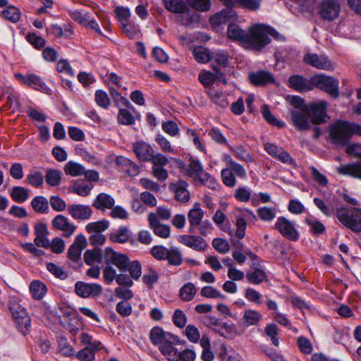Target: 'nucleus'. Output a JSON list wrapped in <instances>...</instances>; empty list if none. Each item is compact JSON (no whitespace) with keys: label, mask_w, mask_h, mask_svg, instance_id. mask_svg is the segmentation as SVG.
<instances>
[{"label":"nucleus","mask_w":361,"mask_h":361,"mask_svg":"<svg viewBox=\"0 0 361 361\" xmlns=\"http://www.w3.org/2000/svg\"><path fill=\"white\" fill-rule=\"evenodd\" d=\"M187 186V183L182 180L171 185L175 192V198L176 200L181 202H186L190 200V192L186 189Z\"/></svg>","instance_id":"30"},{"label":"nucleus","mask_w":361,"mask_h":361,"mask_svg":"<svg viewBox=\"0 0 361 361\" xmlns=\"http://www.w3.org/2000/svg\"><path fill=\"white\" fill-rule=\"evenodd\" d=\"M109 226V222L107 220H101L96 222H91L87 224L86 230L88 233H96L99 232L102 233V231H104L108 228Z\"/></svg>","instance_id":"48"},{"label":"nucleus","mask_w":361,"mask_h":361,"mask_svg":"<svg viewBox=\"0 0 361 361\" xmlns=\"http://www.w3.org/2000/svg\"><path fill=\"white\" fill-rule=\"evenodd\" d=\"M75 293L82 298H95L102 293V287L97 283H87L82 281H78L75 284Z\"/></svg>","instance_id":"9"},{"label":"nucleus","mask_w":361,"mask_h":361,"mask_svg":"<svg viewBox=\"0 0 361 361\" xmlns=\"http://www.w3.org/2000/svg\"><path fill=\"white\" fill-rule=\"evenodd\" d=\"M250 82L256 86H262L274 82V76L268 71H259L249 74Z\"/></svg>","instance_id":"25"},{"label":"nucleus","mask_w":361,"mask_h":361,"mask_svg":"<svg viewBox=\"0 0 361 361\" xmlns=\"http://www.w3.org/2000/svg\"><path fill=\"white\" fill-rule=\"evenodd\" d=\"M312 78L310 80L300 75H291L288 79V85L298 92H307L312 90Z\"/></svg>","instance_id":"19"},{"label":"nucleus","mask_w":361,"mask_h":361,"mask_svg":"<svg viewBox=\"0 0 361 361\" xmlns=\"http://www.w3.org/2000/svg\"><path fill=\"white\" fill-rule=\"evenodd\" d=\"M177 343L164 342L159 346L161 352L168 357L169 360H177L178 350L173 346Z\"/></svg>","instance_id":"42"},{"label":"nucleus","mask_w":361,"mask_h":361,"mask_svg":"<svg viewBox=\"0 0 361 361\" xmlns=\"http://www.w3.org/2000/svg\"><path fill=\"white\" fill-rule=\"evenodd\" d=\"M193 55L195 60L202 63H205L212 59L209 51L203 47H195L193 50Z\"/></svg>","instance_id":"45"},{"label":"nucleus","mask_w":361,"mask_h":361,"mask_svg":"<svg viewBox=\"0 0 361 361\" xmlns=\"http://www.w3.org/2000/svg\"><path fill=\"white\" fill-rule=\"evenodd\" d=\"M9 310L19 330L26 334L30 328V318L21 300L12 299L9 302Z\"/></svg>","instance_id":"4"},{"label":"nucleus","mask_w":361,"mask_h":361,"mask_svg":"<svg viewBox=\"0 0 361 361\" xmlns=\"http://www.w3.org/2000/svg\"><path fill=\"white\" fill-rule=\"evenodd\" d=\"M104 258L105 264L114 265L122 272L127 271L129 259L125 254L115 252L111 247H106L104 252Z\"/></svg>","instance_id":"7"},{"label":"nucleus","mask_w":361,"mask_h":361,"mask_svg":"<svg viewBox=\"0 0 361 361\" xmlns=\"http://www.w3.org/2000/svg\"><path fill=\"white\" fill-rule=\"evenodd\" d=\"M227 35L228 38L240 42L247 48L257 51L270 43L271 39L269 35L275 38L279 36L274 28L262 24L251 26L247 31L242 30L236 24H230L228 26Z\"/></svg>","instance_id":"1"},{"label":"nucleus","mask_w":361,"mask_h":361,"mask_svg":"<svg viewBox=\"0 0 361 361\" xmlns=\"http://www.w3.org/2000/svg\"><path fill=\"white\" fill-rule=\"evenodd\" d=\"M235 4L244 9L256 11L261 6V0H237Z\"/></svg>","instance_id":"61"},{"label":"nucleus","mask_w":361,"mask_h":361,"mask_svg":"<svg viewBox=\"0 0 361 361\" xmlns=\"http://www.w3.org/2000/svg\"><path fill=\"white\" fill-rule=\"evenodd\" d=\"M304 61L317 69L329 71L334 68V63L325 55L306 54L304 56Z\"/></svg>","instance_id":"11"},{"label":"nucleus","mask_w":361,"mask_h":361,"mask_svg":"<svg viewBox=\"0 0 361 361\" xmlns=\"http://www.w3.org/2000/svg\"><path fill=\"white\" fill-rule=\"evenodd\" d=\"M231 150L233 152L235 157L247 163L254 161L253 156L247 152L243 146L238 145L235 147L229 146Z\"/></svg>","instance_id":"36"},{"label":"nucleus","mask_w":361,"mask_h":361,"mask_svg":"<svg viewBox=\"0 0 361 361\" xmlns=\"http://www.w3.org/2000/svg\"><path fill=\"white\" fill-rule=\"evenodd\" d=\"M312 89L316 87L328 93L334 98L339 95L338 80L333 77L326 76L324 74H318L312 77Z\"/></svg>","instance_id":"5"},{"label":"nucleus","mask_w":361,"mask_h":361,"mask_svg":"<svg viewBox=\"0 0 361 361\" xmlns=\"http://www.w3.org/2000/svg\"><path fill=\"white\" fill-rule=\"evenodd\" d=\"M229 169L233 172L234 176L244 178L246 176V171L245 169L239 164L233 161L231 157L226 159Z\"/></svg>","instance_id":"55"},{"label":"nucleus","mask_w":361,"mask_h":361,"mask_svg":"<svg viewBox=\"0 0 361 361\" xmlns=\"http://www.w3.org/2000/svg\"><path fill=\"white\" fill-rule=\"evenodd\" d=\"M3 16L13 23H16L20 18V10L15 6H8L2 11Z\"/></svg>","instance_id":"51"},{"label":"nucleus","mask_w":361,"mask_h":361,"mask_svg":"<svg viewBox=\"0 0 361 361\" xmlns=\"http://www.w3.org/2000/svg\"><path fill=\"white\" fill-rule=\"evenodd\" d=\"M265 151L274 159L288 164H291L294 162L293 158L288 152L273 143L267 142L264 145Z\"/></svg>","instance_id":"15"},{"label":"nucleus","mask_w":361,"mask_h":361,"mask_svg":"<svg viewBox=\"0 0 361 361\" xmlns=\"http://www.w3.org/2000/svg\"><path fill=\"white\" fill-rule=\"evenodd\" d=\"M172 320L176 326L182 329L187 323V317L182 310H176L173 313Z\"/></svg>","instance_id":"63"},{"label":"nucleus","mask_w":361,"mask_h":361,"mask_svg":"<svg viewBox=\"0 0 361 361\" xmlns=\"http://www.w3.org/2000/svg\"><path fill=\"white\" fill-rule=\"evenodd\" d=\"M190 6L194 9L206 12L211 7L210 0H186Z\"/></svg>","instance_id":"56"},{"label":"nucleus","mask_w":361,"mask_h":361,"mask_svg":"<svg viewBox=\"0 0 361 361\" xmlns=\"http://www.w3.org/2000/svg\"><path fill=\"white\" fill-rule=\"evenodd\" d=\"M204 214L200 203H195L193 207L188 213V219L190 226V232H192L200 224L204 217Z\"/></svg>","instance_id":"24"},{"label":"nucleus","mask_w":361,"mask_h":361,"mask_svg":"<svg viewBox=\"0 0 361 361\" xmlns=\"http://www.w3.org/2000/svg\"><path fill=\"white\" fill-rule=\"evenodd\" d=\"M27 181L31 185L39 188L44 183L42 173L38 171H32L27 175Z\"/></svg>","instance_id":"54"},{"label":"nucleus","mask_w":361,"mask_h":361,"mask_svg":"<svg viewBox=\"0 0 361 361\" xmlns=\"http://www.w3.org/2000/svg\"><path fill=\"white\" fill-rule=\"evenodd\" d=\"M178 16V21L185 26H193L194 23L198 22V15L197 13H190L188 8L184 12H180Z\"/></svg>","instance_id":"40"},{"label":"nucleus","mask_w":361,"mask_h":361,"mask_svg":"<svg viewBox=\"0 0 361 361\" xmlns=\"http://www.w3.org/2000/svg\"><path fill=\"white\" fill-rule=\"evenodd\" d=\"M87 245V240L83 235H78L74 243L71 245L68 251V257L73 262H77L81 256V252Z\"/></svg>","instance_id":"21"},{"label":"nucleus","mask_w":361,"mask_h":361,"mask_svg":"<svg viewBox=\"0 0 361 361\" xmlns=\"http://www.w3.org/2000/svg\"><path fill=\"white\" fill-rule=\"evenodd\" d=\"M131 236V232L126 226H121L118 231L110 235V239L114 243H125Z\"/></svg>","instance_id":"32"},{"label":"nucleus","mask_w":361,"mask_h":361,"mask_svg":"<svg viewBox=\"0 0 361 361\" xmlns=\"http://www.w3.org/2000/svg\"><path fill=\"white\" fill-rule=\"evenodd\" d=\"M197 289L191 282L184 284L179 290V296L183 301H191L195 296Z\"/></svg>","instance_id":"31"},{"label":"nucleus","mask_w":361,"mask_h":361,"mask_svg":"<svg viewBox=\"0 0 361 361\" xmlns=\"http://www.w3.org/2000/svg\"><path fill=\"white\" fill-rule=\"evenodd\" d=\"M354 134L361 135L360 125L338 120L329 126V139L331 142L335 145H347Z\"/></svg>","instance_id":"2"},{"label":"nucleus","mask_w":361,"mask_h":361,"mask_svg":"<svg viewBox=\"0 0 361 361\" xmlns=\"http://www.w3.org/2000/svg\"><path fill=\"white\" fill-rule=\"evenodd\" d=\"M203 172V169L201 164L196 160L190 159V164L187 173L188 176L192 177L193 179L197 180V177Z\"/></svg>","instance_id":"50"},{"label":"nucleus","mask_w":361,"mask_h":361,"mask_svg":"<svg viewBox=\"0 0 361 361\" xmlns=\"http://www.w3.org/2000/svg\"><path fill=\"white\" fill-rule=\"evenodd\" d=\"M101 259L102 253L99 249L87 250L84 254V261L87 264L91 265L95 262H100Z\"/></svg>","instance_id":"47"},{"label":"nucleus","mask_w":361,"mask_h":361,"mask_svg":"<svg viewBox=\"0 0 361 361\" xmlns=\"http://www.w3.org/2000/svg\"><path fill=\"white\" fill-rule=\"evenodd\" d=\"M274 228L286 238L291 241H297L299 239V232L295 228L294 222L284 216H279L275 224Z\"/></svg>","instance_id":"6"},{"label":"nucleus","mask_w":361,"mask_h":361,"mask_svg":"<svg viewBox=\"0 0 361 361\" xmlns=\"http://www.w3.org/2000/svg\"><path fill=\"white\" fill-rule=\"evenodd\" d=\"M133 151L140 161H149L153 152L152 147L147 142L140 140L133 144Z\"/></svg>","instance_id":"23"},{"label":"nucleus","mask_w":361,"mask_h":361,"mask_svg":"<svg viewBox=\"0 0 361 361\" xmlns=\"http://www.w3.org/2000/svg\"><path fill=\"white\" fill-rule=\"evenodd\" d=\"M64 172L66 175L71 176H79L85 172V168L75 161H69L64 166Z\"/></svg>","instance_id":"34"},{"label":"nucleus","mask_w":361,"mask_h":361,"mask_svg":"<svg viewBox=\"0 0 361 361\" xmlns=\"http://www.w3.org/2000/svg\"><path fill=\"white\" fill-rule=\"evenodd\" d=\"M30 291L35 299L40 300L44 296L47 288L41 281H34L30 285Z\"/></svg>","instance_id":"35"},{"label":"nucleus","mask_w":361,"mask_h":361,"mask_svg":"<svg viewBox=\"0 0 361 361\" xmlns=\"http://www.w3.org/2000/svg\"><path fill=\"white\" fill-rule=\"evenodd\" d=\"M246 279L248 283L255 285H259L268 281L266 272L261 267H255L253 269L247 271Z\"/></svg>","instance_id":"29"},{"label":"nucleus","mask_w":361,"mask_h":361,"mask_svg":"<svg viewBox=\"0 0 361 361\" xmlns=\"http://www.w3.org/2000/svg\"><path fill=\"white\" fill-rule=\"evenodd\" d=\"M178 241L196 251H203L207 246L205 240L197 235H182Z\"/></svg>","instance_id":"22"},{"label":"nucleus","mask_w":361,"mask_h":361,"mask_svg":"<svg viewBox=\"0 0 361 361\" xmlns=\"http://www.w3.org/2000/svg\"><path fill=\"white\" fill-rule=\"evenodd\" d=\"M290 120L293 125L299 130L303 131L310 128V112L307 108L290 109Z\"/></svg>","instance_id":"8"},{"label":"nucleus","mask_w":361,"mask_h":361,"mask_svg":"<svg viewBox=\"0 0 361 361\" xmlns=\"http://www.w3.org/2000/svg\"><path fill=\"white\" fill-rule=\"evenodd\" d=\"M257 214L264 221H271L276 216V209L273 207H262L257 209Z\"/></svg>","instance_id":"37"},{"label":"nucleus","mask_w":361,"mask_h":361,"mask_svg":"<svg viewBox=\"0 0 361 361\" xmlns=\"http://www.w3.org/2000/svg\"><path fill=\"white\" fill-rule=\"evenodd\" d=\"M313 202L317 207L326 216L330 217L333 214H335L336 209H334L330 203H327L319 197H314Z\"/></svg>","instance_id":"41"},{"label":"nucleus","mask_w":361,"mask_h":361,"mask_svg":"<svg viewBox=\"0 0 361 361\" xmlns=\"http://www.w3.org/2000/svg\"><path fill=\"white\" fill-rule=\"evenodd\" d=\"M11 197L16 202H24L29 197V190L21 186H16L11 191Z\"/></svg>","instance_id":"38"},{"label":"nucleus","mask_w":361,"mask_h":361,"mask_svg":"<svg viewBox=\"0 0 361 361\" xmlns=\"http://www.w3.org/2000/svg\"><path fill=\"white\" fill-rule=\"evenodd\" d=\"M118 121L123 125H132L135 123V118L132 114L124 109H121L118 114Z\"/></svg>","instance_id":"57"},{"label":"nucleus","mask_w":361,"mask_h":361,"mask_svg":"<svg viewBox=\"0 0 361 361\" xmlns=\"http://www.w3.org/2000/svg\"><path fill=\"white\" fill-rule=\"evenodd\" d=\"M68 214L76 220H86L90 218L92 210L88 205L72 204L68 207Z\"/></svg>","instance_id":"20"},{"label":"nucleus","mask_w":361,"mask_h":361,"mask_svg":"<svg viewBox=\"0 0 361 361\" xmlns=\"http://www.w3.org/2000/svg\"><path fill=\"white\" fill-rule=\"evenodd\" d=\"M149 227L154 233L162 238H167L170 236L171 229L167 225L162 224L157 219V214L151 212L148 215Z\"/></svg>","instance_id":"18"},{"label":"nucleus","mask_w":361,"mask_h":361,"mask_svg":"<svg viewBox=\"0 0 361 361\" xmlns=\"http://www.w3.org/2000/svg\"><path fill=\"white\" fill-rule=\"evenodd\" d=\"M62 173L56 169H48L45 175V180L47 183L52 187L57 186L60 184Z\"/></svg>","instance_id":"44"},{"label":"nucleus","mask_w":361,"mask_h":361,"mask_svg":"<svg viewBox=\"0 0 361 361\" xmlns=\"http://www.w3.org/2000/svg\"><path fill=\"white\" fill-rule=\"evenodd\" d=\"M166 259L168 260L169 264L173 266H178L182 263V255L180 252L177 249L169 250L167 257Z\"/></svg>","instance_id":"58"},{"label":"nucleus","mask_w":361,"mask_h":361,"mask_svg":"<svg viewBox=\"0 0 361 361\" xmlns=\"http://www.w3.org/2000/svg\"><path fill=\"white\" fill-rule=\"evenodd\" d=\"M151 342L155 345H161L164 342L178 343V338L170 333L165 332L161 328L156 326L152 329L149 334Z\"/></svg>","instance_id":"14"},{"label":"nucleus","mask_w":361,"mask_h":361,"mask_svg":"<svg viewBox=\"0 0 361 361\" xmlns=\"http://www.w3.org/2000/svg\"><path fill=\"white\" fill-rule=\"evenodd\" d=\"M223 183L228 187L233 188L236 184V180L229 168L224 169L221 173Z\"/></svg>","instance_id":"60"},{"label":"nucleus","mask_w":361,"mask_h":361,"mask_svg":"<svg viewBox=\"0 0 361 361\" xmlns=\"http://www.w3.org/2000/svg\"><path fill=\"white\" fill-rule=\"evenodd\" d=\"M155 141L159 144L161 149L166 153L176 154L175 149L172 147L171 142L161 134H158L155 137Z\"/></svg>","instance_id":"52"},{"label":"nucleus","mask_w":361,"mask_h":361,"mask_svg":"<svg viewBox=\"0 0 361 361\" xmlns=\"http://www.w3.org/2000/svg\"><path fill=\"white\" fill-rule=\"evenodd\" d=\"M114 204V198L111 195L104 192L99 193L92 203L94 207L102 211L113 208Z\"/></svg>","instance_id":"28"},{"label":"nucleus","mask_w":361,"mask_h":361,"mask_svg":"<svg viewBox=\"0 0 361 361\" xmlns=\"http://www.w3.org/2000/svg\"><path fill=\"white\" fill-rule=\"evenodd\" d=\"M33 210L39 214H47L49 212V202L43 196H36L31 201Z\"/></svg>","instance_id":"33"},{"label":"nucleus","mask_w":361,"mask_h":361,"mask_svg":"<svg viewBox=\"0 0 361 361\" xmlns=\"http://www.w3.org/2000/svg\"><path fill=\"white\" fill-rule=\"evenodd\" d=\"M233 195L238 201L247 202L251 197V191L245 187H240L235 190Z\"/></svg>","instance_id":"59"},{"label":"nucleus","mask_w":361,"mask_h":361,"mask_svg":"<svg viewBox=\"0 0 361 361\" xmlns=\"http://www.w3.org/2000/svg\"><path fill=\"white\" fill-rule=\"evenodd\" d=\"M52 226L63 232L64 237H70L76 230V226L71 223L68 219L61 214L55 216L51 221Z\"/></svg>","instance_id":"16"},{"label":"nucleus","mask_w":361,"mask_h":361,"mask_svg":"<svg viewBox=\"0 0 361 361\" xmlns=\"http://www.w3.org/2000/svg\"><path fill=\"white\" fill-rule=\"evenodd\" d=\"M200 293L202 296L207 298H224V295L218 290L209 286L203 287Z\"/></svg>","instance_id":"64"},{"label":"nucleus","mask_w":361,"mask_h":361,"mask_svg":"<svg viewBox=\"0 0 361 361\" xmlns=\"http://www.w3.org/2000/svg\"><path fill=\"white\" fill-rule=\"evenodd\" d=\"M340 4L337 0H324L319 9V15L327 21L335 20L340 13Z\"/></svg>","instance_id":"10"},{"label":"nucleus","mask_w":361,"mask_h":361,"mask_svg":"<svg viewBox=\"0 0 361 361\" xmlns=\"http://www.w3.org/2000/svg\"><path fill=\"white\" fill-rule=\"evenodd\" d=\"M207 94L214 104L221 107H226L228 106V102L224 94L219 92L213 88H209L207 90Z\"/></svg>","instance_id":"43"},{"label":"nucleus","mask_w":361,"mask_h":361,"mask_svg":"<svg viewBox=\"0 0 361 361\" xmlns=\"http://www.w3.org/2000/svg\"><path fill=\"white\" fill-rule=\"evenodd\" d=\"M233 11L231 10H223L219 13H216L210 18L212 24L215 25H219L226 23L228 17L231 16Z\"/></svg>","instance_id":"53"},{"label":"nucleus","mask_w":361,"mask_h":361,"mask_svg":"<svg viewBox=\"0 0 361 361\" xmlns=\"http://www.w3.org/2000/svg\"><path fill=\"white\" fill-rule=\"evenodd\" d=\"M167 10L173 13H180L187 11V6L182 0H163Z\"/></svg>","instance_id":"39"},{"label":"nucleus","mask_w":361,"mask_h":361,"mask_svg":"<svg viewBox=\"0 0 361 361\" xmlns=\"http://www.w3.org/2000/svg\"><path fill=\"white\" fill-rule=\"evenodd\" d=\"M326 107L327 103L325 101L312 103L307 106L310 116H312L311 121L314 124L319 125L325 122L327 116Z\"/></svg>","instance_id":"13"},{"label":"nucleus","mask_w":361,"mask_h":361,"mask_svg":"<svg viewBox=\"0 0 361 361\" xmlns=\"http://www.w3.org/2000/svg\"><path fill=\"white\" fill-rule=\"evenodd\" d=\"M262 317V314L258 311L248 309L244 311L240 322L245 327L257 326L259 324Z\"/></svg>","instance_id":"27"},{"label":"nucleus","mask_w":361,"mask_h":361,"mask_svg":"<svg viewBox=\"0 0 361 361\" xmlns=\"http://www.w3.org/2000/svg\"><path fill=\"white\" fill-rule=\"evenodd\" d=\"M335 215L345 227L361 233V208L341 207L336 209Z\"/></svg>","instance_id":"3"},{"label":"nucleus","mask_w":361,"mask_h":361,"mask_svg":"<svg viewBox=\"0 0 361 361\" xmlns=\"http://www.w3.org/2000/svg\"><path fill=\"white\" fill-rule=\"evenodd\" d=\"M16 79L27 86L35 90L47 92L49 90L42 78L36 74L22 75L20 73L15 74Z\"/></svg>","instance_id":"12"},{"label":"nucleus","mask_w":361,"mask_h":361,"mask_svg":"<svg viewBox=\"0 0 361 361\" xmlns=\"http://www.w3.org/2000/svg\"><path fill=\"white\" fill-rule=\"evenodd\" d=\"M359 159L360 161L355 163L338 166L337 168L338 173L361 179V154Z\"/></svg>","instance_id":"26"},{"label":"nucleus","mask_w":361,"mask_h":361,"mask_svg":"<svg viewBox=\"0 0 361 361\" xmlns=\"http://www.w3.org/2000/svg\"><path fill=\"white\" fill-rule=\"evenodd\" d=\"M219 357L221 361H243L241 356L233 352L231 354L227 353L226 346L224 343H221L219 346Z\"/></svg>","instance_id":"46"},{"label":"nucleus","mask_w":361,"mask_h":361,"mask_svg":"<svg viewBox=\"0 0 361 361\" xmlns=\"http://www.w3.org/2000/svg\"><path fill=\"white\" fill-rule=\"evenodd\" d=\"M261 113L264 117V118L270 124L273 126H276L278 127H283L284 123L283 122L279 121L271 113L269 106L266 104H264L261 109Z\"/></svg>","instance_id":"49"},{"label":"nucleus","mask_w":361,"mask_h":361,"mask_svg":"<svg viewBox=\"0 0 361 361\" xmlns=\"http://www.w3.org/2000/svg\"><path fill=\"white\" fill-rule=\"evenodd\" d=\"M34 232L35 238L34 240L35 244L37 247H42L45 249L49 248L51 246L50 241L47 236L49 231L47 225L44 223L38 222L35 225Z\"/></svg>","instance_id":"17"},{"label":"nucleus","mask_w":361,"mask_h":361,"mask_svg":"<svg viewBox=\"0 0 361 361\" xmlns=\"http://www.w3.org/2000/svg\"><path fill=\"white\" fill-rule=\"evenodd\" d=\"M245 298L250 302L260 305L262 295L252 288H247L245 290Z\"/></svg>","instance_id":"62"}]
</instances>
